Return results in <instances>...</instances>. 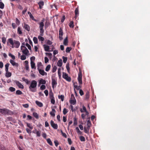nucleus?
Wrapping results in <instances>:
<instances>
[{"label":"nucleus","mask_w":150,"mask_h":150,"mask_svg":"<svg viewBox=\"0 0 150 150\" xmlns=\"http://www.w3.org/2000/svg\"><path fill=\"white\" fill-rule=\"evenodd\" d=\"M60 131L62 133V136L65 138H66L67 137V136L66 134L65 133H64L63 132L62 130H61Z\"/></svg>","instance_id":"57"},{"label":"nucleus","mask_w":150,"mask_h":150,"mask_svg":"<svg viewBox=\"0 0 150 150\" xmlns=\"http://www.w3.org/2000/svg\"><path fill=\"white\" fill-rule=\"evenodd\" d=\"M21 50L23 53L25 55H27L29 52V51L27 48L24 46H21Z\"/></svg>","instance_id":"6"},{"label":"nucleus","mask_w":150,"mask_h":150,"mask_svg":"<svg viewBox=\"0 0 150 150\" xmlns=\"http://www.w3.org/2000/svg\"><path fill=\"white\" fill-rule=\"evenodd\" d=\"M2 42L4 44H5L6 41V38L4 37H3L2 38Z\"/></svg>","instance_id":"64"},{"label":"nucleus","mask_w":150,"mask_h":150,"mask_svg":"<svg viewBox=\"0 0 150 150\" xmlns=\"http://www.w3.org/2000/svg\"><path fill=\"white\" fill-rule=\"evenodd\" d=\"M16 95H21L22 94V92L19 90L16 91Z\"/></svg>","instance_id":"53"},{"label":"nucleus","mask_w":150,"mask_h":150,"mask_svg":"<svg viewBox=\"0 0 150 150\" xmlns=\"http://www.w3.org/2000/svg\"><path fill=\"white\" fill-rule=\"evenodd\" d=\"M69 26L71 28H74V22L73 21H71L70 22Z\"/></svg>","instance_id":"36"},{"label":"nucleus","mask_w":150,"mask_h":150,"mask_svg":"<svg viewBox=\"0 0 150 150\" xmlns=\"http://www.w3.org/2000/svg\"><path fill=\"white\" fill-rule=\"evenodd\" d=\"M66 67L68 71V72L69 73V70H70V68L69 67V63H67L66 66Z\"/></svg>","instance_id":"48"},{"label":"nucleus","mask_w":150,"mask_h":150,"mask_svg":"<svg viewBox=\"0 0 150 150\" xmlns=\"http://www.w3.org/2000/svg\"><path fill=\"white\" fill-rule=\"evenodd\" d=\"M39 73L42 75L44 76V75H46L47 73L44 71L43 70L40 69L38 70Z\"/></svg>","instance_id":"16"},{"label":"nucleus","mask_w":150,"mask_h":150,"mask_svg":"<svg viewBox=\"0 0 150 150\" xmlns=\"http://www.w3.org/2000/svg\"><path fill=\"white\" fill-rule=\"evenodd\" d=\"M83 110L82 109H81L80 111L81 112H85V111H86V108L83 105L82 106Z\"/></svg>","instance_id":"40"},{"label":"nucleus","mask_w":150,"mask_h":150,"mask_svg":"<svg viewBox=\"0 0 150 150\" xmlns=\"http://www.w3.org/2000/svg\"><path fill=\"white\" fill-rule=\"evenodd\" d=\"M46 88V86L44 85H42L40 87V89L41 90H44Z\"/></svg>","instance_id":"61"},{"label":"nucleus","mask_w":150,"mask_h":150,"mask_svg":"<svg viewBox=\"0 0 150 150\" xmlns=\"http://www.w3.org/2000/svg\"><path fill=\"white\" fill-rule=\"evenodd\" d=\"M22 80L23 81L25 82L27 84H29L30 83V81L27 79H25L24 77L22 78Z\"/></svg>","instance_id":"29"},{"label":"nucleus","mask_w":150,"mask_h":150,"mask_svg":"<svg viewBox=\"0 0 150 150\" xmlns=\"http://www.w3.org/2000/svg\"><path fill=\"white\" fill-rule=\"evenodd\" d=\"M28 15H29L30 18L32 19L34 18L32 14L30 12L28 11Z\"/></svg>","instance_id":"59"},{"label":"nucleus","mask_w":150,"mask_h":150,"mask_svg":"<svg viewBox=\"0 0 150 150\" xmlns=\"http://www.w3.org/2000/svg\"><path fill=\"white\" fill-rule=\"evenodd\" d=\"M57 84V81L54 79H52V87L53 88L54 86L56 87V86Z\"/></svg>","instance_id":"12"},{"label":"nucleus","mask_w":150,"mask_h":150,"mask_svg":"<svg viewBox=\"0 0 150 150\" xmlns=\"http://www.w3.org/2000/svg\"><path fill=\"white\" fill-rule=\"evenodd\" d=\"M26 59V57L25 55H22L21 57V59L22 60H25Z\"/></svg>","instance_id":"58"},{"label":"nucleus","mask_w":150,"mask_h":150,"mask_svg":"<svg viewBox=\"0 0 150 150\" xmlns=\"http://www.w3.org/2000/svg\"><path fill=\"white\" fill-rule=\"evenodd\" d=\"M68 111H69L67 109H66L65 108H64L63 110V114L65 115L68 112Z\"/></svg>","instance_id":"49"},{"label":"nucleus","mask_w":150,"mask_h":150,"mask_svg":"<svg viewBox=\"0 0 150 150\" xmlns=\"http://www.w3.org/2000/svg\"><path fill=\"white\" fill-rule=\"evenodd\" d=\"M58 98L59 99H61L62 101H63L64 100V95L58 96Z\"/></svg>","instance_id":"38"},{"label":"nucleus","mask_w":150,"mask_h":150,"mask_svg":"<svg viewBox=\"0 0 150 150\" xmlns=\"http://www.w3.org/2000/svg\"><path fill=\"white\" fill-rule=\"evenodd\" d=\"M58 73L59 76L60 78V77H61V69L60 68H59L58 69Z\"/></svg>","instance_id":"62"},{"label":"nucleus","mask_w":150,"mask_h":150,"mask_svg":"<svg viewBox=\"0 0 150 150\" xmlns=\"http://www.w3.org/2000/svg\"><path fill=\"white\" fill-rule=\"evenodd\" d=\"M9 43L11 45V47L13 48L14 47L16 48L19 47L20 43L19 41L16 40L13 41L12 38H10L8 39L7 44Z\"/></svg>","instance_id":"1"},{"label":"nucleus","mask_w":150,"mask_h":150,"mask_svg":"<svg viewBox=\"0 0 150 150\" xmlns=\"http://www.w3.org/2000/svg\"><path fill=\"white\" fill-rule=\"evenodd\" d=\"M75 17H74L75 19H76L77 17L79 16V11L78 8H76L75 11Z\"/></svg>","instance_id":"15"},{"label":"nucleus","mask_w":150,"mask_h":150,"mask_svg":"<svg viewBox=\"0 0 150 150\" xmlns=\"http://www.w3.org/2000/svg\"><path fill=\"white\" fill-rule=\"evenodd\" d=\"M33 115L35 118L37 119H38V115L36 112H33Z\"/></svg>","instance_id":"56"},{"label":"nucleus","mask_w":150,"mask_h":150,"mask_svg":"<svg viewBox=\"0 0 150 150\" xmlns=\"http://www.w3.org/2000/svg\"><path fill=\"white\" fill-rule=\"evenodd\" d=\"M35 132H34V131H33V133L36 134L37 136L40 137L41 136L40 131L37 130L36 129H35Z\"/></svg>","instance_id":"14"},{"label":"nucleus","mask_w":150,"mask_h":150,"mask_svg":"<svg viewBox=\"0 0 150 150\" xmlns=\"http://www.w3.org/2000/svg\"><path fill=\"white\" fill-rule=\"evenodd\" d=\"M70 103L74 105L76 103V100L73 94H71V95Z\"/></svg>","instance_id":"7"},{"label":"nucleus","mask_w":150,"mask_h":150,"mask_svg":"<svg viewBox=\"0 0 150 150\" xmlns=\"http://www.w3.org/2000/svg\"><path fill=\"white\" fill-rule=\"evenodd\" d=\"M41 36H39L38 37V39L39 40H40L42 41H43L44 40V38L43 37H42Z\"/></svg>","instance_id":"51"},{"label":"nucleus","mask_w":150,"mask_h":150,"mask_svg":"<svg viewBox=\"0 0 150 150\" xmlns=\"http://www.w3.org/2000/svg\"><path fill=\"white\" fill-rule=\"evenodd\" d=\"M0 113L1 114L5 115H12L13 114V112L6 108H0Z\"/></svg>","instance_id":"4"},{"label":"nucleus","mask_w":150,"mask_h":150,"mask_svg":"<svg viewBox=\"0 0 150 150\" xmlns=\"http://www.w3.org/2000/svg\"><path fill=\"white\" fill-rule=\"evenodd\" d=\"M30 64L32 69H36V67H35V64L33 61L30 62Z\"/></svg>","instance_id":"23"},{"label":"nucleus","mask_w":150,"mask_h":150,"mask_svg":"<svg viewBox=\"0 0 150 150\" xmlns=\"http://www.w3.org/2000/svg\"><path fill=\"white\" fill-rule=\"evenodd\" d=\"M62 77L66 81L69 82H70L71 81V78L69 77L68 74L66 73H63Z\"/></svg>","instance_id":"5"},{"label":"nucleus","mask_w":150,"mask_h":150,"mask_svg":"<svg viewBox=\"0 0 150 150\" xmlns=\"http://www.w3.org/2000/svg\"><path fill=\"white\" fill-rule=\"evenodd\" d=\"M91 125V122L90 120H88L87 121V126H88V128L90 127Z\"/></svg>","instance_id":"45"},{"label":"nucleus","mask_w":150,"mask_h":150,"mask_svg":"<svg viewBox=\"0 0 150 150\" xmlns=\"http://www.w3.org/2000/svg\"><path fill=\"white\" fill-rule=\"evenodd\" d=\"M57 69V67H56V66H54L53 67V69H52V72L53 73L55 72L56 71Z\"/></svg>","instance_id":"54"},{"label":"nucleus","mask_w":150,"mask_h":150,"mask_svg":"<svg viewBox=\"0 0 150 150\" xmlns=\"http://www.w3.org/2000/svg\"><path fill=\"white\" fill-rule=\"evenodd\" d=\"M90 127L88 128V126L87 127H84V132L88 134H89V130Z\"/></svg>","instance_id":"22"},{"label":"nucleus","mask_w":150,"mask_h":150,"mask_svg":"<svg viewBox=\"0 0 150 150\" xmlns=\"http://www.w3.org/2000/svg\"><path fill=\"white\" fill-rule=\"evenodd\" d=\"M9 90L11 92H13L15 91V88L13 87H11L9 88Z\"/></svg>","instance_id":"52"},{"label":"nucleus","mask_w":150,"mask_h":150,"mask_svg":"<svg viewBox=\"0 0 150 150\" xmlns=\"http://www.w3.org/2000/svg\"><path fill=\"white\" fill-rule=\"evenodd\" d=\"M45 21L44 18H43L41 22L39 23V28H40V33L41 36H43L44 34V30L43 29V28L45 26L44 22Z\"/></svg>","instance_id":"3"},{"label":"nucleus","mask_w":150,"mask_h":150,"mask_svg":"<svg viewBox=\"0 0 150 150\" xmlns=\"http://www.w3.org/2000/svg\"><path fill=\"white\" fill-rule=\"evenodd\" d=\"M25 45L28 47V49L30 50H31V46L28 43H26Z\"/></svg>","instance_id":"63"},{"label":"nucleus","mask_w":150,"mask_h":150,"mask_svg":"<svg viewBox=\"0 0 150 150\" xmlns=\"http://www.w3.org/2000/svg\"><path fill=\"white\" fill-rule=\"evenodd\" d=\"M24 28L28 31L30 30V27L28 25L25 23Z\"/></svg>","instance_id":"21"},{"label":"nucleus","mask_w":150,"mask_h":150,"mask_svg":"<svg viewBox=\"0 0 150 150\" xmlns=\"http://www.w3.org/2000/svg\"><path fill=\"white\" fill-rule=\"evenodd\" d=\"M9 64V63H7L5 65V70L6 72H8V67Z\"/></svg>","instance_id":"32"},{"label":"nucleus","mask_w":150,"mask_h":150,"mask_svg":"<svg viewBox=\"0 0 150 150\" xmlns=\"http://www.w3.org/2000/svg\"><path fill=\"white\" fill-rule=\"evenodd\" d=\"M17 33L20 35H21L22 34V31L20 27H18V28Z\"/></svg>","instance_id":"26"},{"label":"nucleus","mask_w":150,"mask_h":150,"mask_svg":"<svg viewBox=\"0 0 150 150\" xmlns=\"http://www.w3.org/2000/svg\"><path fill=\"white\" fill-rule=\"evenodd\" d=\"M37 81L35 80H32L29 87L30 90L32 92H35L37 90Z\"/></svg>","instance_id":"2"},{"label":"nucleus","mask_w":150,"mask_h":150,"mask_svg":"<svg viewBox=\"0 0 150 150\" xmlns=\"http://www.w3.org/2000/svg\"><path fill=\"white\" fill-rule=\"evenodd\" d=\"M55 110L54 109L52 108V111L50 112V114L52 116L54 117L55 116Z\"/></svg>","instance_id":"18"},{"label":"nucleus","mask_w":150,"mask_h":150,"mask_svg":"<svg viewBox=\"0 0 150 150\" xmlns=\"http://www.w3.org/2000/svg\"><path fill=\"white\" fill-rule=\"evenodd\" d=\"M79 139L81 142H84L86 140L85 138L82 136H80L79 137Z\"/></svg>","instance_id":"39"},{"label":"nucleus","mask_w":150,"mask_h":150,"mask_svg":"<svg viewBox=\"0 0 150 150\" xmlns=\"http://www.w3.org/2000/svg\"><path fill=\"white\" fill-rule=\"evenodd\" d=\"M76 131H77V133H78L79 134H80V135H82L83 134V133H82V132L81 131L79 128L77 127H76Z\"/></svg>","instance_id":"35"},{"label":"nucleus","mask_w":150,"mask_h":150,"mask_svg":"<svg viewBox=\"0 0 150 150\" xmlns=\"http://www.w3.org/2000/svg\"><path fill=\"white\" fill-rule=\"evenodd\" d=\"M35 103L39 107H41L43 106V104L42 103L37 100L35 101Z\"/></svg>","instance_id":"24"},{"label":"nucleus","mask_w":150,"mask_h":150,"mask_svg":"<svg viewBox=\"0 0 150 150\" xmlns=\"http://www.w3.org/2000/svg\"><path fill=\"white\" fill-rule=\"evenodd\" d=\"M11 73L10 72H8H8H6L5 76L7 77H9L11 76Z\"/></svg>","instance_id":"31"},{"label":"nucleus","mask_w":150,"mask_h":150,"mask_svg":"<svg viewBox=\"0 0 150 150\" xmlns=\"http://www.w3.org/2000/svg\"><path fill=\"white\" fill-rule=\"evenodd\" d=\"M15 83L18 86L19 88L23 89L24 88V86L19 81H16Z\"/></svg>","instance_id":"13"},{"label":"nucleus","mask_w":150,"mask_h":150,"mask_svg":"<svg viewBox=\"0 0 150 150\" xmlns=\"http://www.w3.org/2000/svg\"><path fill=\"white\" fill-rule=\"evenodd\" d=\"M50 25V23L49 21H46L45 23V29L47 28Z\"/></svg>","instance_id":"33"},{"label":"nucleus","mask_w":150,"mask_h":150,"mask_svg":"<svg viewBox=\"0 0 150 150\" xmlns=\"http://www.w3.org/2000/svg\"><path fill=\"white\" fill-rule=\"evenodd\" d=\"M81 88L80 86H78L77 85H75L74 84V89H76L77 90H80V89Z\"/></svg>","instance_id":"43"},{"label":"nucleus","mask_w":150,"mask_h":150,"mask_svg":"<svg viewBox=\"0 0 150 150\" xmlns=\"http://www.w3.org/2000/svg\"><path fill=\"white\" fill-rule=\"evenodd\" d=\"M50 124L52 127L55 129H57L58 128V125L57 124L54 123V121L51 120L50 121Z\"/></svg>","instance_id":"10"},{"label":"nucleus","mask_w":150,"mask_h":150,"mask_svg":"<svg viewBox=\"0 0 150 150\" xmlns=\"http://www.w3.org/2000/svg\"><path fill=\"white\" fill-rule=\"evenodd\" d=\"M68 40L67 37L64 40L63 43L65 45H67L68 43Z\"/></svg>","instance_id":"30"},{"label":"nucleus","mask_w":150,"mask_h":150,"mask_svg":"<svg viewBox=\"0 0 150 150\" xmlns=\"http://www.w3.org/2000/svg\"><path fill=\"white\" fill-rule=\"evenodd\" d=\"M50 99H51V103L52 104H54L55 101V100H54V98L53 96H50Z\"/></svg>","instance_id":"28"},{"label":"nucleus","mask_w":150,"mask_h":150,"mask_svg":"<svg viewBox=\"0 0 150 150\" xmlns=\"http://www.w3.org/2000/svg\"><path fill=\"white\" fill-rule=\"evenodd\" d=\"M27 126L31 129H33V126L30 123H27Z\"/></svg>","instance_id":"41"},{"label":"nucleus","mask_w":150,"mask_h":150,"mask_svg":"<svg viewBox=\"0 0 150 150\" xmlns=\"http://www.w3.org/2000/svg\"><path fill=\"white\" fill-rule=\"evenodd\" d=\"M82 74L81 71H80L78 74V81L80 85L82 84Z\"/></svg>","instance_id":"8"},{"label":"nucleus","mask_w":150,"mask_h":150,"mask_svg":"<svg viewBox=\"0 0 150 150\" xmlns=\"http://www.w3.org/2000/svg\"><path fill=\"white\" fill-rule=\"evenodd\" d=\"M38 4L39 5V8L41 9L44 5V2L43 1H40L38 3Z\"/></svg>","instance_id":"19"},{"label":"nucleus","mask_w":150,"mask_h":150,"mask_svg":"<svg viewBox=\"0 0 150 150\" xmlns=\"http://www.w3.org/2000/svg\"><path fill=\"white\" fill-rule=\"evenodd\" d=\"M63 59V62L64 63H66L67 60V57L63 56L62 57Z\"/></svg>","instance_id":"50"},{"label":"nucleus","mask_w":150,"mask_h":150,"mask_svg":"<svg viewBox=\"0 0 150 150\" xmlns=\"http://www.w3.org/2000/svg\"><path fill=\"white\" fill-rule=\"evenodd\" d=\"M33 41L35 44H37L38 42L37 38L36 37H34L33 38Z\"/></svg>","instance_id":"47"},{"label":"nucleus","mask_w":150,"mask_h":150,"mask_svg":"<svg viewBox=\"0 0 150 150\" xmlns=\"http://www.w3.org/2000/svg\"><path fill=\"white\" fill-rule=\"evenodd\" d=\"M10 63L13 66L17 67H18V63L16 62L13 60L10 59Z\"/></svg>","instance_id":"11"},{"label":"nucleus","mask_w":150,"mask_h":150,"mask_svg":"<svg viewBox=\"0 0 150 150\" xmlns=\"http://www.w3.org/2000/svg\"><path fill=\"white\" fill-rule=\"evenodd\" d=\"M45 50L46 52L50 51V47L46 45H43Z\"/></svg>","instance_id":"17"},{"label":"nucleus","mask_w":150,"mask_h":150,"mask_svg":"<svg viewBox=\"0 0 150 150\" xmlns=\"http://www.w3.org/2000/svg\"><path fill=\"white\" fill-rule=\"evenodd\" d=\"M89 93L88 91L86 92L85 95V100H88V98L89 97Z\"/></svg>","instance_id":"25"},{"label":"nucleus","mask_w":150,"mask_h":150,"mask_svg":"<svg viewBox=\"0 0 150 150\" xmlns=\"http://www.w3.org/2000/svg\"><path fill=\"white\" fill-rule=\"evenodd\" d=\"M63 32L62 28H60L59 30V38L60 40H62L63 38L62 36L63 35Z\"/></svg>","instance_id":"9"},{"label":"nucleus","mask_w":150,"mask_h":150,"mask_svg":"<svg viewBox=\"0 0 150 150\" xmlns=\"http://www.w3.org/2000/svg\"><path fill=\"white\" fill-rule=\"evenodd\" d=\"M62 59L59 60L57 62V65L59 67L62 66Z\"/></svg>","instance_id":"27"},{"label":"nucleus","mask_w":150,"mask_h":150,"mask_svg":"<svg viewBox=\"0 0 150 150\" xmlns=\"http://www.w3.org/2000/svg\"><path fill=\"white\" fill-rule=\"evenodd\" d=\"M37 67L38 70L42 68V65L41 62H39L37 63Z\"/></svg>","instance_id":"20"},{"label":"nucleus","mask_w":150,"mask_h":150,"mask_svg":"<svg viewBox=\"0 0 150 150\" xmlns=\"http://www.w3.org/2000/svg\"><path fill=\"white\" fill-rule=\"evenodd\" d=\"M72 48L71 47H67L66 49V52H69L71 50Z\"/></svg>","instance_id":"42"},{"label":"nucleus","mask_w":150,"mask_h":150,"mask_svg":"<svg viewBox=\"0 0 150 150\" xmlns=\"http://www.w3.org/2000/svg\"><path fill=\"white\" fill-rule=\"evenodd\" d=\"M47 143L50 145L52 146L53 144L52 142L51 141L50 139V138H48L47 139Z\"/></svg>","instance_id":"37"},{"label":"nucleus","mask_w":150,"mask_h":150,"mask_svg":"<svg viewBox=\"0 0 150 150\" xmlns=\"http://www.w3.org/2000/svg\"><path fill=\"white\" fill-rule=\"evenodd\" d=\"M51 67V65L49 64L45 68V71H48L50 69Z\"/></svg>","instance_id":"44"},{"label":"nucleus","mask_w":150,"mask_h":150,"mask_svg":"<svg viewBox=\"0 0 150 150\" xmlns=\"http://www.w3.org/2000/svg\"><path fill=\"white\" fill-rule=\"evenodd\" d=\"M46 83V81L41 79L39 81V83L45 84Z\"/></svg>","instance_id":"34"},{"label":"nucleus","mask_w":150,"mask_h":150,"mask_svg":"<svg viewBox=\"0 0 150 150\" xmlns=\"http://www.w3.org/2000/svg\"><path fill=\"white\" fill-rule=\"evenodd\" d=\"M77 123L76 118L75 117L74 118V125H77Z\"/></svg>","instance_id":"60"},{"label":"nucleus","mask_w":150,"mask_h":150,"mask_svg":"<svg viewBox=\"0 0 150 150\" xmlns=\"http://www.w3.org/2000/svg\"><path fill=\"white\" fill-rule=\"evenodd\" d=\"M8 56L11 57L13 60H15V56L14 55H12L11 53H9L8 54Z\"/></svg>","instance_id":"46"},{"label":"nucleus","mask_w":150,"mask_h":150,"mask_svg":"<svg viewBox=\"0 0 150 150\" xmlns=\"http://www.w3.org/2000/svg\"><path fill=\"white\" fill-rule=\"evenodd\" d=\"M4 4L2 2H0V8L3 9L4 7Z\"/></svg>","instance_id":"55"}]
</instances>
